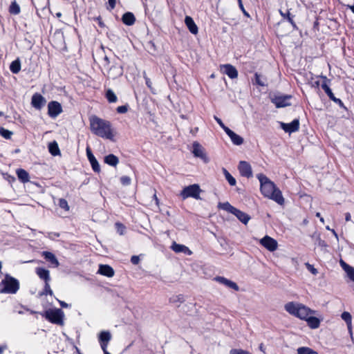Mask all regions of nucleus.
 <instances>
[{
	"instance_id": "1",
	"label": "nucleus",
	"mask_w": 354,
	"mask_h": 354,
	"mask_svg": "<svg viewBox=\"0 0 354 354\" xmlns=\"http://www.w3.org/2000/svg\"><path fill=\"white\" fill-rule=\"evenodd\" d=\"M260 182V190L261 194L266 198L275 201L279 205H283L284 198L281 192L276 187L275 184L263 174L257 175Z\"/></svg>"
},
{
	"instance_id": "2",
	"label": "nucleus",
	"mask_w": 354,
	"mask_h": 354,
	"mask_svg": "<svg viewBox=\"0 0 354 354\" xmlns=\"http://www.w3.org/2000/svg\"><path fill=\"white\" fill-rule=\"evenodd\" d=\"M90 129L93 133L105 139L113 140L114 133L111 123L96 115L89 118Z\"/></svg>"
},
{
	"instance_id": "3",
	"label": "nucleus",
	"mask_w": 354,
	"mask_h": 354,
	"mask_svg": "<svg viewBox=\"0 0 354 354\" xmlns=\"http://www.w3.org/2000/svg\"><path fill=\"white\" fill-rule=\"evenodd\" d=\"M284 308L291 315L303 320H306L310 315L315 313V311L305 305L293 301L286 304Z\"/></svg>"
},
{
	"instance_id": "4",
	"label": "nucleus",
	"mask_w": 354,
	"mask_h": 354,
	"mask_svg": "<svg viewBox=\"0 0 354 354\" xmlns=\"http://www.w3.org/2000/svg\"><path fill=\"white\" fill-rule=\"evenodd\" d=\"M19 288V283L15 278L6 274L0 283V292L15 294Z\"/></svg>"
},
{
	"instance_id": "5",
	"label": "nucleus",
	"mask_w": 354,
	"mask_h": 354,
	"mask_svg": "<svg viewBox=\"0 0 354 354\" xmlns=\"http://www.w3.org/2000/svg\"><path fill=\"white\" fill-rule=\"evenodd\" d=\"M42 316L53 324L59 326L64 325V313L60 308L49 309L46 310Z\"/></svg>"
},
{
	"instance_id": "6",
	"label": "nucleus",
	"mask_w": 354,
	"mask_h": 354,
	"mask_svg": "<svg viewBox=\"0 0 354 354\" xmlns=\"http://www.w3.org/2000/svg\"><path fill=\"white\" fill-rule=\"evenodd\" d=\"M201 189L198 184H193L185 187L180 192V196L183 199L192 197L195 199H200V193Z\"/></svg>"
},
{
	"instance_id": "7",
	"label": "nucleus",
	"mask_w": 354,
	"mask_h": 354,
	"mask_svg": "<svg viewBox=\"0 0 354 354\" xmlns=\"http://www.w3.org/2000/svg\"><path fill=\"white\" fill-rule=\"evenodd\" d=\"M291 98L290 95L274 94L271 96V102L277 108H282L291 105L290 102Z\"/></svg>"
},
{
	"instance_id": "8",
	"label": "nucleus",
	"mask_w": 354,
	"mask_h": 354,
	"mask_svg": "<svg viewBox=\"0 0 354 354\" xmlns=\"http://www.w3.org/2000/svg\"><path fill=\"white\" fill-rule=\"evenodd\" d=\"M259 242L261 245L270 252L275 251L278 247L277 241L268 235L260 239Z\"/></svg>"
},
{
	"instance_id": "9",
	"label": "nucleus",
	"mask_w": 354,
	"mask_h": 354,
	"mask_svg": "<svg viewBox=\"0 0 354 354\" xmlns=\"http://www.w3.org/2000/svg\"><path fill=\"white\" fill-rule=\"evenodd\" d=\"M62 112L61 104L56 101H51L48 104V114L52 118H55Z\"/></svg>"
},
{
	"instance_id": "10",
	"label": "nucleus",
	"mask_w": 354,
	"mask_h": 354,
	"mask_svg": "<svg viewBox=\"0 0 354 354\" xmlns=\"http://www.w3.org/2000/svg\"><path fill=\"white\" fill-rule=\"evenodd\" d=\"M280 126L285 132L291 133L299 130V120L294 119L290 123L280 122Z\"/></svg>"
},
{
	"instance_id": "11",
	"label": "nucleus",
	"mask_w": 354,
	"mask_h": 354,
	"mask_svg": "<svg viewBox=\"0 0 354 354\" xmlns=\"http://www.w3.org/2000/svg\"><path fill=\"white\" fill-rule=\"evenodd\" d=\"M239 171L242 176L248 178L252 177L251 165L246 161H240L238 166Z\"/></svg>"
},
{
	"instance_id": "12",
	"label": "nucleus",
	"mask_w": 354,
	"mask_h": 354,
	"mask_svg": "<svg viewBox=\"0 0 354 354\" xmlns=\"http://www.w3.org/2000/svg\"><path fill=\"white\" fill-rule=\"evenodd\" d=\"M98 339L102 351L107 350V346L111 339V333L108 330H103L99 334Z\"/></svg>"
},
{
	"instance_id": "13",
	"label": "nucleus",
	"mask_w": 354,
	"mask_h": 354,
	"mask_svg": "<svg viewBox=\"0 0 354 354\" xmlns=\"http://www.w3.org/2000/svg\"><path fill=\"white\" fill-rule=\"evenodd\" d=\"M214 280L216 282L224 285L225 287L232 289L235 291L239 290V286L234 281L225 278L224 277L218 276L214 278Z\"/></svg>"
},
{
	"instance_id": "14",
	"label": "nucleus",
	"mask_w": 354,
	"mask_h": 354,
	"mask_svg": "<svg viewBox=\"0 0 354 354\" xmlns=\"http://www.w3.org/2000/svg\"><path fill=\"white\" fill-rule=\"evenodd\" d=\"M86 152L88 160L91 165L93 170L95 172L99 173L100 171V164L97 159L95 158V157L94 156V155L93 154L91 149H90L89 147H86Z\"/></svg>"
},
{
	"instance_id": "15",
	"label": "nucleus",
	"mask_w": 354,
	"mask_h": 354,
	"mask_svg": "<svg viewBox=\"0 0 354 354\" xmlns=\"http://www.w3.org/2000/svg\"><path fill=\"white\" fill-rule=\"evenodd\" d=\"M45 98L39 93H35L32 96L31 104L36 109L40 110L46 104Z\"/></svg>"
},
{
	"instance_id": "16",
	"label": "nucleus",
	"mask_w": 354,
	"mask_h": 354,
	"mask_svg": "<svg viewBox=\"0 0 354 354\" xmlns=\"http://www.w3.org/2000/svg\"><path fill=\"white\" fill-rule=\"evenodd\" d=\"M223 74L227 75L230 78L234 79L238 77L236 68L231 64H227L221 66Z\"/></svg>"
},
{
	"instance_id": "17",
	"label": "nucleus",
	"mask_w": 354,
	"mask_h": 354,
	"mask_svg": "<svg viewBox=\"0 0 354 354\" xmlns=\"http://www.w3.org/2000/svg\"><path fill=\"white\" fill-rule=\"evenodd\" d=\"M97 272L99 274H100L103 276H106L107 277H112L115 273L112 267H111L109 265H103V264L100 265Z\"/></svg>"
},
{
	"instance_id": "18",
	"label": "nucleus",
	"mask_w": 354,
	"mask_h": 354,
	"mask_svg": "<svg viewBox=\"0 0 354 354\" xmlns=\"http://www.w3.org/2000/svg\"><path fill=\"white\" fill-rule=\"evenodd\" d=\"M171 249L176 253H184L190 255L192 251L185 245L174 242L171 246Z\"/></svg>"
},
{
	"instance_id": "19",
	"label": "nucleus",
	"mask_w": 354,
	"mask_h": 354,
	"mask_svg": "<svg viewBox=\"0 0 354 354\" xmlns=\"http://www.w3.org/2000/svg\"><path fill=\"white\" fill-rule=\"evenodd\" d=\"M123 73V69L120 66L114 65L111 66L108 71V76L110 78L115 79L118 77H120Z\"/></svg>"
},
{
	"instance_id": "20",
	"label": "nucleus",
	"mask_w": 354,
	"mask_h": 354,
	"mask_svg": "<svg viewBox=\"0 0 354 354\" xmlns=\"http://www.w3.org/2000/svg\"><path fill=\"white\" fill-rule=\"evenodd\" d=\"M185 23L191 33L193 35H196L198 33V27L191 17L186 16L185 19Z\"/></svg>"
},
{
	"instance_id": "21",
	"label": "nucleus",
	"mask_w": 354,
	"mask_h": 354,
	"mask_svg": "<svg viewBox=\"0 0 354 354\" xmlns=\"http://www.w3.org/2000/svg\"><path fill=\"white\" fill-rule=\"evenodd\" d=\"M340 265L346 273L347 277L354 282V268L347 264L343 260L340 261Z\"/></svg>"
},
{
	"instance_id": "22",
	"label": "nucleus",
	"mask_w": 354,
	"mask_h": 354,
	"mask_svg": "<svg viewBox=\"0 0 354 354\" xmlns=\"http://www.w3.org/2000/svg\"><path fill=\"white\" fill-rule=\"evenodd\" d=\"M192 153H194V156H196V157H198L201 158H205V154L204 153L203 147L197 142H194L193 143Z\"/></svg>"
},
{
	"instance_id": "23",
	"label": "nucleus",
	"mask_w": 354,
	"mask_h": 354,
	"mask_svg": "<svg viewBox=\"0 0 354 354\" xmlns=\"http://www.w3.org/2000/svg\"><path fill=\"white\" fill-rule=\"evenodd\" d=\"M232 214H234L241 222L244 224H247L250 219V216L248 214L236 208L235 211L233 212Z\"/></svg>"
},
{
	"instance_id": "24",
	"label": "nucleus",
	"mask_w": 354,
	"mask_h": 354,
	"mask_svg": "<svg viewBox=\"0 0 354 354\" xmlns=\"http://www.w3.org/2000/svg\"><path fill=\"white\" fill-rule=\"evenodd\" d=\"M122 21L127 26H132L136 21V18L132 12H127L122 15Z\"/></svg>"
},
{
	"instance_id": "25",
	"label": "nucleus",
	"mask_w": 354,
	"mask_h": 354,
	"mask_svg": "<svg viewBox=\"0 0 354 354\" xmlns=\"http://www.w3.org/2000/svg\"><path fill=\"white\" fill-rule=\"evenodd\" d=\"M36 273L41 279L44 280L45 282H49L50 280L49 270L43 268H37L36 269Z\"/></svg>"
},
{
	"instance_id": "26",
	"label": "nucleus",
	"mask_w": 354,
	"mask_h": 354,
	"mask_svg": "<svg viewBox=\"0 0 354 354\" xmlns=\"http://www.w3.org/2000/svg\"><path fill=\"white\" fill-rule=\"evenodd\" d=\"M43 256L46 261L54 265L55 267H57L59 266L58 260L52 252L45 251L43 252Z\"/></svg>"
},
{
	"instance_id": "27",
	"label": "nucleus",
	"mask_w": 354,
	"mask_h": 354,
	"mask_svg": "<svg viewBox=\"0 0 354 354\" xmlns=\"http://www.w3.org/2000/svg\"><path fill=\"white\" fill-rule=\"evenodd\" d=\"M104 161L110 166L116 167L119 162V159L113 154H109L104 157Z\"/></svg>"
},
{
	"instance_id": "28",
	"label": "nucleus",
	"mask_w": 354,
	"mask_h": 354,
	"mask_svg": "<svg viewBox=\"0 0 354 354\" xmlns=\"http://www.w3.org/2000/svg\"><path fill=\"white\" fill-rule=\"evenodd\" d=\"M306 321L310 328L316 329L319 327L320 320L315 317L309 315Z\"/></svg>"
},
{
	"instance_id": "29",
	"label": "nucleus",
	"mask_w": 354,
	"mask_h": 354,
	"mask_svg": "<svg viewBox=\"0 0 354 354\" xmlns=\"http://www.w3.org/2000/svg\"><path fill=\"white\" fill-rule=\"evenodd\" d=\"M17 175L18 178L22 183H26V182L29 181V174L26 170H24L23 169H17Z\"/></svg>"
},
{
	"instance_id": "30",
	"label": "nucleus",
	"mask_w": 354,
	"mask_h": 354,
	"mask_svg": "<svg viewBox=\"0 0 354 354\" xmlns=\"http://www.w3.org/2000/svg\"><path fill=\"white\" fill-rule=\"evenodd\" d=\"M10 70L14 74H17L21 70V61L19 58L11 62Z\"/></svg>"
},
{
	"instance_id": "31",
	"label": "nucleus",
	"mask_w": 354,
	"mask_h": 354,
	"mask_svg": "<svg viewBox=\"0 0 354 354\" xmlns=\"http://www.w3.org/2000/svg\"><path fill=\"white\" fill-rule=\"evenodd\" d=\"M48 151L51 155L55 156L60 154V150L59 149L57 142L53 141L50 142L48 145Z\"/></svg>"
},
{
	"instance_id": "32",
	"label": "nucleus",
	"mask_w": 354,
	"mask_h": 354,
	"mask_svg": "<svg viewBox=\"0 0 354 354\" xmlns=\"http://www.w3.org/2000/svg\"><path fill=\"white\" fill-rule=\"evenodd\" d=\"M232 143L235 145H241L243 143V138L232 131L229 136Z\"/></svg>"
},
{
	"instance_id": "33",
	"label": "nucleus",
	"mask_w": 354,
	"mask_h": 354,
	"mask_svg": "<svg viewBox=\"0 0 354 354\" xmlns=\"http://www.w3.org/2000/svg\"><path fill=\"white\" fill-rule=\"evenodd\" d=\"M342 319L346 322L348 330H351V322H352V317L351 315L348 312H344L341 315Z\"/></svg>"
},
{
	"instance_id": "34",
	"label": "nucleus",
	"mask_w": 354,
	"mask_h": 354,
	"mask_svg": "<svg viewBox=\"0 0 354 354\" xmlns=\"http://www.w3.org/2000/svg\"><path fill=\"white\" fill-rule=\"evenodd\" d=\"M105 95H106L107 100L110 103L116 102L118 100V97H117L116 95L114 93V92L111 88H109L106 90Z\"/></svg>"
},
{
	"instance_id": "35",
	"label": "nucleus",
	"mask_w": 354,
	"mask_h": 354,
	"mask_svg": "<svg viewBox=\"0 0 354 354\" xmlns=\"http://www.w3.org/2000/svg\"><path fill=\"white\" fill-rule=\"evenodd\" d=\"M222 170H223V173L226 180L229 183V184L231 186L236 185V179L228 172V171L226 169L223 168Z\"/></svg>"
},
{
	"instance_id": "36",
	"label": "nucleus",
	"mask_w": 354,
	"mask_h": 354,
	"mask_svg": "<svg viewBox=\"0 0 354 354\" xmlns=\"http://www.w3.org/2000/svg\"><path fill=\"white\" fill-rule=\"evenodd\" d=\"M9 12L12 15L19 14L20 7L15 1H14L11 3L10 8H9Z\"/></svg>"
},
{
	"instance_id": "37",
	"label": "nucleus",
	"mask_w": 354,
	"mask_h": 354,
	"mask_svg": "<svg viewBox=\"0 0 354 354\" xmlns=\"http://www.w3.org/2000/svg\"><path fill=\"white\" fill-rule=\"evenodd\" d=\"M322 88H323V90L325 91V93H326V95L328 96V97L330 98V100H332L333 98H334L335 96L334 95L333 93L332 92V90L330 88V87L328 86V84H326V82H323L322 84Z\"/></svg>"
},
{
	"instance_id": "38",
	"label": "nucleus",
	"mask_w": 354,
	"mask_h": 354,
	"mask_svg": "<svg viewBox=\"0 0 354 354\" xmlns=\"http://www.w3.org/2000/svg\"><path fill=\"white\" fill-rule=\"evenodd\" d=\"M255 77V84H257L259 86H266V78L259 75V73H256L254 74Z\"/></svg>"
},
{
	"instance_id": "39",
	"label": "nucleus",
	"mask_w": 354,
	"mask_h": 354,
	"mask_svg": "<svg viewBox=\"0 0 354 354\" xmlns=\"http://www.w3.org/2000/svg\"><path fill=\"white\" fill-rule=\"evenodd\" d=\"M297 354H318L316 351L308 347H300L297 349Z\"/></svg>"
},
{
	"instance_id": "40",
	"label": "nucleus",
	"mask_w": 354,
	"mask_h": 354,
	"mask_svg": "<svg viewBox=\"0 0 354 354\" xmlns=\"http://www.w3.org/2000/svg\"><path fill=\"white\" fill-rule=\"evenodd\" d=\"M219 206L224 210L232 214L235 211L236 207L231 205L228 202L220 203Z\"/></svg>"
},
{
	"instance_id": "41",
	"label": "nucleus",
	"mask_w": 354,
	"mask_h": 354,
	"mask_svg": "<svg viewBox=\"0 0 354 354\" xmlns=\"http://www.w3.org/2000/svg\"><path fill=\"white\" fill-rule=\"evenodd\" d=\"M53 292L50 288L49 282H45L44 288L42 292L39 293V296L47 295H53Z\"/></svg>"
},
{
	"instance_id": "42",
	"label": "nucleus",
	"mask_w": 354,
	"mask_h": 354,
	"mask_svg": "<svg viewBox=\"0 0 354 354\" xmlns=\"http://www.w3.org/2000/svg\"><path fill=\"white\" fill-rule=\"evenodd\" d=\"M169 301L173 304H182L185 301L183 295H174L169 299Z\"/></svg>"
},
{
	"instance_id": "43",
	"label": "nucleus",
	"mask_w": 354,
	"mask_h": 354,
	"mask_svg": "<svg viewBox=\"0 0 354 354\" xmlns=\"http://www.w3.org/2000/svg\"><path fill=\"white\" fill-rule=\"evenodd\" d=\"M13 133L6 129H4L3 127H0V135L6 138V139H10Z\"/></svg>"
},
{
	"instance_id": "44",
	"label": "nucleus",
	"mask_w": 354,
	"mask_h": 354,
	"mask_svg": "<svg viewBox=\"0 0 354 354\" xmlns=\"http://www.w3.org/2000/svg\"><path fill=\"white\" fill-rule=\"evenodd\" d=\"M280 14L283 18H286L294 28H296V24L293 20V16L291 15V14L289 12V11L287 12V13H283L280 10Z\"/></svg>"
},
{
	"instance_id": "45",
	"label": "nucleus",
	"mask_w": 354,
	"mask_h": 354,
	"mask_svg": "<svg viewBox=\"0 0 354 354\" xmlns=\"http://www.w3.org/2000/svg\"><path fill=\"white\" fill-rule=\"evenodd\" d=\"M58 205L62 209H64L66 211L69 210V205L68 204V202L64 198H59L58 202Z\"/></svg>"
},
{
	"instance_id": "46",
	"label": "nucleus",
	"mask_w": 354,
	"mask_h": 354,
	"mask_svg": "<svg viewBox=\"0 0 354 354\" xmlns=\"http://www.w3.org/2000/svg\"><path fill=\"white\" fill-rule=\"evenodd\" d=\"M115 225L118 233L122 235L125 230V226L120 223H116Z\"/></svg>"
},
{
	"instance_id": "47",
	"label": "nucleus",
	"mask_w": 354,
	"mask_h": 354,
	"mask_svg": "<svg viewBox=\"0 0 354 354\" xmlns=\"http://www.w3.org/2000/svg\"><path fill=\"white\" fill-rule=\"evenodd\" d=\"M230 354H251L250 352L238 348H232L230 351Z\"/></svg>"
},
{
	"instance_id": "48",
	"label": "nucleus",
	"mask_w": 354,
	"mask_h": 354,
	"mask_svg": "<svg viewBox=\"0 0 354 354\" xmlns=\"http://www.w3.org/2000/svg\"><path fill=\"white\" fill-rule=\"evenodd\" d=\"M131 181V178L127 176H123L120 178V182L123 185H130Z\"/></svg>"
},
{
	"instance_id": "49",
	"label": "nucleus",
	"mask_w": 354,
	"mask_h": 354,
	"mask_svg": "<svg viewBox=\"0 0 354 354\" xmlns=\"http://www.w3.org/2000/svg\"><path fill=\"white\" fill-rule=\"evenodd\" d=\"M128 105H123L118 106L116 110L118 113H125L128 111Z\"/></svg>"
},
{
	"instance_id": "50",
	"label": "nucleus",
	"mask_w": 354,
	"mask_h": 354,
	"mask_svg": "<svg viewBox=\"0 0 354 354\" xmlns=\"http://www.w3.org/2000/svg\"><path fill=\"white\" fill-rule=\"evenodd\" d=\"M306 266L307 268V269L313 274H317V270L316 268H315L313 267V266H312L311 264L308 263H306Z\"/></svg>"
},
{
	"instance_id": "51",
	"label": "nucleus",
	"mask_w": 354,
	"mask_h": 354,
	"mask_svg": "<svg viewBox=\"0 0 354 354\" xmlns=\"http://www.w3.org/2000/svg\"><path fill=\"white\" fill-rule=\"evenodd\" d=\"M238 2H239V6L240 9L242 10V12L244 14V15L246 16V17H250L248 12L244 8V6H243V5L242 3V1L241 0H238Z\"/></svg>"
},
{
	"instance_id": "52",
	"label": "nucleus",
	"mask_w": 354,
	"mask_h": 354,
	"mask_svg": "<svg viewBox=\"0 0 354 354\" xmlns=\"http://www.w3.org/2000/svg\"><path fill=\"white\" fill-rule=\"evenodd\" d=\"M332 101H333L335 103L337 104L340 107L346 109V107L344 105V103L342 102V101L340 99L335 97L334 98L332 99Z\"/></svg>"
},
{
	"instance_id": "53",
	"label": "nucleus",
	"mask_w": 354,
	"mask_h": 354,
	"mask_svg": "<svg viewBox=\"0 0 354 354\" xmlns=\"http://www.w3.org/2000/svg\"><path fill=\"white\" fill-rule=\"evenodd\" d=\"M131 262L133 264V265H137L140 262V257L138 256H132L131 258Z\"/></svg>"
},
{
	"instance_id": "54",
	"label": "nucleus",
	"mask_w": 354,
	"mask_h": 354,
	"mask_svg": "<svg viewBox=\"0 0 354 354\" xmlns=\"http://www.w3.org/2000/svg\"><path fill=\"white\" fill-rule=\"evenodd\" d=\"M221 128L224 130V131L227 133V135L228 136L233 131L230 129H229L227 127H226L225 124L223 127H221Z\"/></svg>"
},
{
	"instance_id": "55",
	"label": "nucleus",
	"mask_w": 354,
	"mask_h": 354,
	"mask_svg": "<svg viewBox=\"0 0 354 354\" xmlns=\"http://www.w3.org/2000/svg\"><path fill=\"white\" fill-rule=\"evenodd\" d=\"M109 5L111 9H113L115 7V0H108Z\"/></svg>"
},
{
	"instance_id": "56",
	"label": "nucleus",
	"mask_w": 354,
	"mask_h": 354,
	"mask_svg": "<svg viewBox=\"0 0 354 354\" xmlns=\"http://www.w3.org/2000/svg\"><path fill=\"white\" fill-rule=\"evenodd\" d=\"M214 118L217 122V123L220 125L221 127L224 125L223 122H222V120L219 118H218L217 116L214 115Z\"/></svg>"
},
{
	"instance_id": "57",
	"label": "nucleus",
	"mask_w": 354,
	"mask_h": 354,
	"mask_svg": "<svg viewBox=\"0 0 354 354\" xmlns=\"http://www.w3.org/2000/svg\"><path fill=\"white\" fill-rule=\"evenodd\" d=\"M58 301H59L61 307H62V308H68L69 306V305L67 303H66L63 301L58 300Z\"/></svg>"
},
{
	"instance_id": "58",
	"label": "nucleus",
	"mask_w": 354,
	"mask_h": 354,
	"mask_svg": "<svg viewBox=\"0 0 354 354\" xmlns=\"http://www.w3.org/2000/svg\"><path fill=\"white\" fill-rule=\"evenodd\" d=\"M318 244L319 246H326V244L324 241L322 240L320 238L318 239Z\"/></svg>"
},
{
	"instance_id": "59",
	"label": "nucleus",
	"mask_w": 354,
	"mask_h": 354,
	"mask_svg": "<svg viewBox=\"0 0 354 354\" xmlns=\"http://www.w3.org/2000/svg\"><path fill=\"white\" fill-rule=\"evenodd\" d=\"M321 78H322L324 80V82H326V84H328V83L330 82V80L329 79H328L326 77V76H324V75H321L320 76Z\"/></svg>"
},
{
	"instance_id": "60",
	"label": "nucleus",
	"mask_w": 354,
	"mask_h": 354,
	"mask_svg": "<svg viewBox=\"0 0 354 354\" xmlns=\"http://www.w3.org/2000/svg\"><path fill=\"white\" fill-rule=\"evenodd\" d=\"M351 218V214L349 212H347L345 214V220L346 221H350Z\"/></svg>"
},
{
	"instance_id": "61",
	"label": "nucleus",
	"mask_w": 354,
	"mask_h": 354,
	"mask_svg": "<svg viewBox=\"0 0 354 354\" xmlns=\"http://www.w3.org/2000/svg\"><path fill=\"white\" fill-rule=\"evenodd\" d=\"M146 84L149 88L151 87V82L148 77H145Z\"/></svg>"
},
{
	"instance_id": "62",
	"label": "nucleus",
	"mask_w": 354,
	"mask_h": 354,
	"mask_svg": "<svg viewBox=\"0 0 354 354\" xmlns=\"http://www.w3.org/2000/svg\"><path fill=\"white\" fill-rule=\"evenodd\" d=\"M6 348H7L6 345L0 346V353H2L3 352V351L6 350Z\"/></svg>"
},
{
	"instance_id": "63",
	"label": "nucleus",
	"mask_w": 354,
	"mask_h": 354,
	"mask_svg": "<svg viewBox=\"0 0 354 354\" xmlns=\"http://www.w3.org/2000/svg\"><path fill=\"white\" fill-rule=\"evenodd\" d=\"M104 61L106 62V64H109L110 63V61H109V59L107 56H105L104 58Z\"/></svg>"
},
{
	"instance_id": "64",
	"label": "nucleus",
	"mask_w": 354,
	"mask_h": 354,
	"mask_svg": "<svg viewBox=\"0 0 354 354\" xmlns=\"http://www.w3.org/2000/svg\"><path fill=\"white\" fill-rule=\"evenodd\" d=\"M348 8L354 13V6H348Z\"/></svg>"
}]
</instances>
